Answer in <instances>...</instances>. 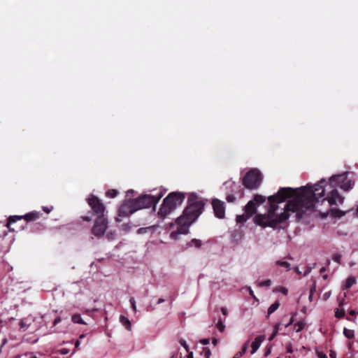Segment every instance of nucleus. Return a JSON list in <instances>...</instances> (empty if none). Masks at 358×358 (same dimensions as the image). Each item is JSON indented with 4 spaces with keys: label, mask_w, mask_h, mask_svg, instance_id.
<instances>
[{
    "label": "nucleus",
    "mask_w": 358,
    "mask_h": 358,
    "mask_svg": "<svg viewBox=\"0 0 358 358\" xmlns=\"http://www.w3.org/2000/svg\"><path fill=\"white\" fill-rule=\"evenodd\" d=\"M326 183V180L322 179L313 186L303 187L299 190L292 187H280L275 194L268 197V213L256 215L254 222L264 228L269 227L275 229L289 218V212H296L298 215H301L307 210L313 209L320 199L322 201L327 200L331 206L341 205L343 203L344 197L335 187L348 191L355 185L354 180L348 178V173L332 176L329 178V185L334 189L324 198Z\"/></svg>",
    "instance_id": "1"
},
{
    "label": "nucleus",
    "mask_w": 358,
    "mask_h": 358,
    "mask_svg": "<svg viewBox=\"0 0 358 358\" xmlns=\"http://www.w3.org/2000/svg\"><path fill=\"white\" fill-rule=\"evenodd\" d=\"M205 205V201L199 199L196 194H190L188 196L187 205L180 217V221L185 220L192 224L202 213Z\"/></svg>",
    "instance_id": "2"
},
{
    "label": "nucleus",
    "mask_w": 358,
    "mask_h": 358,
    "mask_svg": "<svg viewBox=\"0 0 358 358\" xmlns=\"http://www.w3.org/2000/svg\"><path fill=\"white\" fill-rule=\"evenodd\" d=\"M185 199V194L180 192L169 193L163 200L157 212L159 218L164 220L178 206H180Z\"/></svg>",
    "instance_id": "3"
},
{
    "label": "nucleus",
    "mask_w": 358,
    "mask_h": 358,
    "mask_svg": "<svg viewBox=\"0 0 358 358\" xmlns=\"http://www.w3.org/2000/svg\"><path fill=\"white\" fill-rule=\"evenodd\" d=\"M164 195L163 192H159L156 195L141 194L136 199H132L137 210L152 208L155 210L156 205Z\"/></svg>",
    "instance_id": "4"
},
{
    "label": "nucleus",
    "mask_w": 358,
    "mask_h": 358,
    "mask_svg": "<svg viewBox=\"0 0 358 358\" xmlns=\"http://www.w3.org/2000/svg\"><path fill=\"white\" fill-rule=\"evenodd\" d=\"M262 180V176L260 171L253 169L246 173L242 179V183L246 189L252 190L257 189L260 186Z\"/></svg>",
    "instance_id": "5"
},
{
    "label": "nucleus",
    "mask_w": 358,
    "mask_h": 358,
    "mask_svg": "<svg viewBox=\"0 0 358 358\" xmlns=\"http://www.w3.org/2000/svg\"><path fill=\"white\" fill-rule=\"evenodd\" d=\"M42 213L38 211H31L25 214L24 215H11L7 220L6 227L9 229L10 231H15L17 230H21L23 229V227H19L15 229L14 227H11V225L15 223L18 220H21L24 219L26 222H34L38 220L41 216Z\"/></svg>",
    "instance_id": "6"
},
{
    "label": "nucleus",
    "mask_w": 358,
    "mask_h": 358,
    "mask_svg": "<svg viewBox=\"0 0 358 358\" xmlns=\"http://www.w3.org/2000/svg\"><path fill=\"white\" fill-rule=\"evenodd\" d=\"M87 201L96 217L106 216V208L103 201L96 196L92 194L87 198Z\"/></svg>",
    "instance_id": "7"
},
{
    "label": "nucleus",
    "mask_w": 358,
    "mask_h": 358,
    "mask_svg": "<svg viewBox=\"0 0 358 358\" xmlns=\"http://www.w3.org/2000/svg\"><path fill=\"white\" fill-rule=\"evenodd\" d=\"M108 220L106 216L96 217L94 225L91 229L92 234L98 238H101L108 229Z\"/></svg>",
    "instance_id": "8"
},
{
    "label": "nucleus",
    "mask_w": 358,
    "mask_h": 358,
    "mask_svg": "<svg viewBox=\"0 0 358 358\" xmlns=\"http://www.w3.org/2000/svg\"><path fill=\"white\" fill-rule=\"evenodd\" d=\"M136 211L137 210L133 199H126L119 208L117 217H115V221L117 222H120L122 221L120 219L121 217H129Z\"/></svg>",
    "instance_id": "9"
},
{
    "label": "nucleus",
    "mask_w": 358,
    "mask_h": 358,
    "mask_svg": "<svg viewBox=\"0 0 358 358\" xmlns=\"http://www.w3.org/2000/svg\"><path fill=\"white\" fill-rule=\"evenodd\" d=\"M176 223L178 225L177 229L171 233V238L175 240L178 239L180 234H187L189 231V227L192 224L185 220L180 221V217L176 220Z\"/></svg>",
    "instance_id": "10"
},
{
    "label": "nucleus",
    "mask_w": 358,
    "mask_h": 358,
    "mask_svg": "<svg viewBox=\"0 0 358 358\" xmlns=\"http://www.w3.org/2000/svg\"><path fill=\"white\" fill-rule=\"evenodd\" d=\"M211 204L215 217L219 219H223L225 216L224 202L218 199H213Z\"/></svg>",
    "instance_id": "11"
},
{
    "label": "nucleus",
    "mask_w": 358,
    "mask_h": 358,
    "mask_svg": "<svg viewBox=\"0 0 358 358\" xmlns=\"http://www.w3.org/2000/svg\"><path fill=\"white\" fill-rule=\"evenodd\" d=\"M257 210V206L254 201H249L245 206V212L250 217L253 215Z\"/></svg>",
    "instance_id": "12"
},
{
    "label": "nucleus",
    "mask_w": 358,
    "mask_h": 358,
    "mask_svg": "<svg viewBox=\"0 0 358 358\" xmlns=\"http://www.w3.org/2000/svg\"><path fill=\"white\" fill-rule=\"evenodd\" d=\"M264 336H258L251 344V354H254L260 347L262 343L264 340Z\"/></svg>",
    "instance_id": "13"
},
{
    "label": "nucleus",
    "mask_w": 358,
    "mask_h": 358,
    "mask_svg": "<svg viewBox=\"0 0 358 358\" xmlns=\"http://www.w3.org/2000/svg\"><path fill=\"white\" fill-rule=\"evenodd\" d=\"M120 321L122 324V325H124L125 327V328L127 330H131V322H130V320L127 317H125L124 315H120Z\"/></svg>",
    "instance_id": "14"
},
{
    "label": "nucleus",
    "mask_w": 358,
    "mask_h": 358,
    "mask_svg": "<svg viewBox=\"0 0 358 358\" xmlns=\"http://www.w3.org/2000/svg\"><path fill=\"white\" fill-rule=\"evenodd\" d=\"M71 321L75 324H87L81 317L78 313L73 314L71 316Z\"/></svg>",
    "instance_id": "15"
},
{
    "label": "nucleus",
    "mask_w": 358,
    "mask_h": 358,
    "mask_svg": "<svg viewBox=\"0 0 358 358\" xmlns=\"http://www.w3.org/2000/svg\"><path fill=\"white\" fill-rule=\"evenodd\" d=\"M252 201H254V202L256 203V206H257L264 203L266 201V197L260 194H255Z\"/></svg>",
    "instance_id": "16"
},
{
    "label": "nucleus",
    "mask_w": 358,
    "mask_h": 358,
    "mask_svg": "<svg viewBox=\"0 0 358 358\" xmlns=\"http://www.w3.org/2000/svg\"><path fill=\"white\" fill-rule=\"evenodd\" d=\"M187 245L189 247L194 246L196 248H199L201 247L202 243L199 239L193 238L187 243Z\"/></svg>",
    "instance_id": "17"
},
{
    "label": "nucleus",
    "mask_w": 358,
    "mask_h": 358,
    "mask_svg": "<svg viewBox=\"0 0 358 358\" xmlns=\"http://www.w3.org/2000/svg\"><path fill=\"white\" fill-rule=\"evenodd\" d=\"M250 217V216L248 215L246 213L245 214H243V215H237V217H236V222H237V223H239V224H244L248 220V218Z\"/></svg>",
    "instance_id": "18"
},
{
    "label": "nucleus",
    "mask_w": 358,
    "mask_h": 358,
    "mask_svg": "<svg viewBox=\"0 0 358 358\" xmlns=\"http://www.w3.org/2000/svg\"><path fill=\"white\" fill-rule=\"evenodd\" d=\"M343 335L348 339H352L355 336V332L352 329H349L347 328L343 329Z\"/></svg>",
    "instance_id": "19"
},
{
    "label": "nucleus",
    "mask_w": 358,
    "mask_h": 358,
    "mask_svg": "<svg viewBox=\"0 0 358 358\" xmlns=\"http://www.w3.org/2000/svg\"><path fill=\"white\" fill-rule=\"evenodd\" d=\"M355 282L356 280L354 277H348L345 281V289L350 288Z\"/></svg>",
    "instance_id": "20"
},
{
    "label": "nucleus",
    "mask_w": 358,
    "mask_h": 358,
    "mask_svg": "<svg viewBox=\"0 0 358 358\" xmlns=\"http://www.w3.org/2000/svg\"><path fill=\"white\" fill-rule=\"evenodd\" d=\"M280 306V303L278 301H275L273 304L270 306V307L268 309V315L272 314L273 312H275Z\"/></svg>",
    "instance_id": "21"
},
{
    "label": "nucleus",
    "mask_w": 358,
    "mask_h": 358,
    "mask_svg": "<svg viewBox=\"0 0 358 358\" xmlns=\"http://www.w3.org/2000/svg\"><path fill=\"white\" fill-rule=\"evenodd\" d=\"M275 264L286 268L287 271L290 270V264L288 263L287 262L278 260V261H276Z\"/></svg>",
    "instance_id": "22"
},
{
    "label": "nucleus",
    "mask_w": 358,
    "mask_h": 358,
    "mask_svg": "<svg viewBox=\"0 0 358 358\" xmlns=\"http://www.w3.org/2000/svg\"><path fill=\"white\" fill-rule=\"evenodd\" d=\"M201 355H203L205 358H210L211 352L208 348L203 347L201 352Z\"/></svg>",
    "instance_id": "23"
},
{
    "label": "nucleus",
    "mask_w": 358,
    "mask_h": 358,
    "mask_svg": "<svg viewBox=\"0 0 358 358\" xmlns=\"http://www.w3.org/2000/svg\"><path fill=\"white\" fill-rule=\"evenodd\" d=\"M118 194V192L116 189H109L106 192V196L109 198H115Z\"/></svg>",
    "instance_id": "24"
},
{
    "label": "nucleus",
    "mask_w": 358,
    "mask_h": 358,
    "mask_svg": "<svg viewBox=\"0 0 358 358\" xmlns=\"http://www.w3.org/2000/svg\"><path fill=\"white\" fill-rule=\"evenodd\" d=\"M305 327V322L303 321H299L294 324V327L296 329V332L301 331Z\"/></svg>",
    "instance_id": "25"
},
{
    "label": "nucleus",
    "mask_w": 358,
    "mask_h": 358,
    "mask_svg": "<svg viewBox=\"0 0 358 358\" xmlns=\"http://www.w3.org/2000/svg\"><path fill=\"white\" fill-rule=\"evenodd\" d=\"M345 315V310L343 309L336 308L335 310V317L337 318H342Z\"/></svg>",
    "instance_id": "26"
},
{
    "label": "nucleus",
    "mask_w": 358,
    "mask_h": 358,
    "mask_svg": "<svg viewBox=\"0 0 358 358\" xmlns=\"http://www.w3.org/2000/svg\"><path fill=\"white\" fill-rule=\"evenodd\" d=\"M22 357L38 358L36 356L33 355V354L30 353V352H26L24 354L17 355V358H22Z\"/></svg>",
    "instance_id": "27"
},
{
    "label": "nucleus",
    "mask_w": 358,
    "mask_h": 358,
    "mask_svg": "<svg viewBox=\"0 0 358 358\" xmlns=\"http://www.w3.org/2000/svg\"><path fill=\"white\" fill-rule=\"evenodd\" d=\"M279 326H280V324H277L275 326L273 332V334H271V336L269 338L270 341L273 340L275 338V336L277 335L278 329H279Z\"/></svg>",
    "instance_id": "28"
},
{
    "label": "nucleus",
    "mask_w": 358,
    "mask_h": 358,
    "mask_svg": "<svg viewBox=\"0 0 358 358\" xmlns=\"http://www.w3.org/2000/svg\"><path fill=\"white\" fill-rule=\"evenodd\" d=\"M271 285V280H263V281H261L259 283V287H268Z\"/></svg>",
    "instance_id": "29"
},
{
    "label": "nucleus",
    "mask_w": 358,
    "mask_h": 358,
    "mask_svg": "<svg viewBox=\"0 0 358 358\" xmlns=\"http://www.w3.org/2000/svg\"><path fill=\"white\" fill-rule=\"evenodd\" d=\"M217 328L218 330L221 332H222L224 330L225 326L223 324V322L220 320L217 324H216Z\"/></svg>",
    "instance_id": "30"
},
{
    "label": "nucleus",
    "mask_w": 358,
    "mask_h": 358,
    "mask_svg": "<svg viewBox=\"0 0 358 358\" xmlns=\"http://www.w3.org/2000/svg\"><path fill=\"white\" fill-rule=\"evenodd\" d=\"M333 260L338 264H341V255L338 253L334 254L332 257Z\"/></svg>",
    "instance_id": "31"
},
{
    "label": "nucleus",
    "mask_w": 358,
    "mask_h": 358,
    "mask_svg": "<svg viewBox=\"0 0 358 358\" xmlns=\"http://www.w3.org/2000/svg\"><path fill=\"white\" fill-rule=\"evenodd\" d=\"M248 345H249V341H247L243 345L241 351L239 352L241 354L242 356L246 352V351H247V350L248 348Z\"/></svg>",
    "instance_id": "32"
},
{
    "label": "nucleus",
    "mask_w": 358,
    "mask_h": 358,
    "mask_svg": "<svg viewBox=\"0 0 358 358\" xmlns=\"http://www.w3.org/2000/svg\"><path fill=\"white\" fill-rule=\"evenodd\" d=\"M129 302L131 303L133 310L136 313L137 311V308H136V301H135L133 297L129 299Z\"/></svg>",
    "instance_id": "33"
},
{
    "label": "nucleus",
    "mask_w": 358,
    "mask_h": 358,
    "mask_svg": "<svg viewBox=\"0 0 358 358\" xmlns=\"http://www.w3.org/2000/svg\"><path fill=\"white\" fill-rule=\"evenodd\" d=\"M180 343L185 349V350L187 352H189V346H188V345L187 344V343H186V341L185 340L181 339L180 341Z\"/></svg>",
    "instance_id": "34"
},
{
    "label": "nucleus",
    "mask_w": 358,
    "mask_h": 358,
    "mask_svg": "<svg viewBox=\"0 0 358 358\" xmlns=\"http://www.w3.org/2000/svg\"><path fill=\"white\" fill-rule=\"evenodd\" d=\"M333 213L335 216H338V217H341L344 215V213L342 211H341L340 210H338V209H335L333 211Z\"/></svg>",
    "instance_id": "35"
},
{
    "label": "nucleus",
    "mask_w": 358,
    "mask_h": 358,
    "mask_svg": "<svg viewBox=\"0 0 358 358\" xmlns=\"http://www.w3.org/2000/svg\"><path fill=\"white\" fill-rule=\"evenodd\" d=\"M226 199L228 202H234L236 200V197L232 194H229L227 196Z\"/></svg>",
    "instance_id": "36"
},
{
    "label": "nucleus",
    "mask_w": 358,
    "mask_h": 358,
    "mask_svg": "<svg viewBox=\"0 0 358 358\" xmlns=\"http://www.w3.org/2000/svg\"><path fill=\"white\" fill-rule=\"evenodd\" d=\"M318 358H327V355L322 352H317Z\"/></svg>",
    "instance_id": "37"
},
{
    "label": "nucleus",
    "mask_w": 358,
    "mask_h": 358,
    "mask_svg": "<svg viewBox=\"0 0 358 358\" xmlns=\"http://www.w3.org/2000/svg\"><path fill=\"white\" fill-rule=\"evenodd\" d=\"M81 219L83 221H85V222H90V221H92V217H90V216H82Z\"/></svg>",
    "instance_id": "38"
},
{
    "label": "nucleus",
    "mask_w": 358,
    "mask_h": 358,
    "mask_svg": "<svg viewBox=\"0 0 358 358\" xmlns=\"http://www.w3.org/2000/svg\"><path fill=\"white\" fill-rule=\"evenodd\" d=\"M279 290H280V291L283 294H285V295H287V294L288 291H287V288L283 287H280L279 288Z\"/></svg>",
    "instance_id": "39"
},
{
    "label": "nucleus",
    "mask_w": 358,
    "mask_h": 358,
    "mask_svg": "<svg viewBox=\"0 0 358 358\" xmlns=\"http://www.w3.org/2000/svg\"><path fill=\"white\" fill-rule=\"evenodd\" d=\"M43 210L46 213H49L50 212L52 211V207H43Z\"/></svg>",
    "instance_id": "40"
},
{
    "label": "nucleus",
    "mask_w": 358,
    "mask_h": 358,
    "mask_svg": "<svg viewBox=\"0 0 358 358\" xmlns=\"http://www.w3.org/2000/svg\"><path fill=\"white\" fill-rule=\"evenodd\" d=\"M61 322V318L60 317H57L54 322H53V325L54 326H56L57 324H59V322Z\"/></svg>",
    "instance_id": "41"
},
{
    "label": "nucleus",
    "mask_w": 358,
    "mask_h": 358,
    "mask_svg": "<svg viewBox=\"0 0 358 358\" xmlns=\"http://www.w3.org/2000/svg\"><path fill=\"white\" fill-rule=\"evenodd\" d=\"M201 343H202L203 345H208L209 343V339L208 338H203L202 340H201L200 341Z\"/></svg>",
    "instance_id": "42"
},
{
    "label": "nucleus",
    "mask_w": 358,
    "mask_h": 358,
    "mask_svg": "<svg viewBox=\"0 0 358 358\" xmlns=\"http://www.w3.org/2000/svg\"><path fill=\"white\" fill-rule=\"evenodd\" d=\"M293 322H294V316H292V317L290 318V320H289V322L285 325V327H289V325H291Z\"/></svg>",
    "instance_id": "43"
},
{
    "label": "nucleus",
    "mask_w": 358,
    "mask_h": 358,
    "mask_svg": "<svg viewBox=\"0 0 358 358\" xmlns=\"http://www.w3.org/2000/svg\"><path fill=\"white\" fill-rule=\"evenodd\" d=\"M329 356L331 358H336V352L334 351H331Z\"/></svg>",
    "instance_id": "44"
},
{
    "label": "nucleus",
    "mask_w": 358,
    "mask_h": 358,
    "mask_svg": "<svg viewBox=\"0 0 358 358\" xmlns=\"http://www.w3.org/2000/svg\"><path fill=\"white\" fill-rule=\"evenodd\" d=\"M80 344V341H79V340H77V341H76V343H75V348H76V349H78V347H79Z\"/></svg>",
    "instance_id": "45"
},
{
    "label": "nucleus",
    "mask_w": 358,
    "mask_h": 358,
    "mask_svg": "<svg viewBox=\"0 0 358 358\" xmlns=\"http://www.w3.org/2000/svg\"><path fill=\"white\" fill-rule=\"evenodd\" d=\"M241 357H242L241 354L238 352H237L236 354L234 355V356L233 357V358H240Z\"/></svg>",
    "instance_id": "46"
},
{
    "label": "nucleus",
    "mask_w": 358,
    "mask_h": 358,
    "mask_svg": "<svg viewBox=\"0 0 358 358\" xmlns=\"http://www.w3.org/2000/svg\"><path fill=\"white\" fill-rule=\"evenodd\" d=\"M134 193V191L133 189L128 190L127 192V196H129L130 194H133Z\"/></svg>",
    "instance_id": "47"
},
{
    "label": "nucleus",
    "mask_w": 358,
    "mask_h": 358,
    "mask_svg": "<svg viewBox=\"0 0 358 358\" xmlns=\"http://www.w3.org/2000/svg\"><path fill=\"white\" fill-rule=\"evenodd\" d=\"M187 357V358H194L193 352H189Z\"/></svg>",
    "instance_id": "48"
},
{
    "label": "nucleus",
    "mask_w": 358,
    "mask_h": 358,
    "mask_svg": "<svg viewBox=\"0 0 358 358\" xmlns=\"http://www.w3.org/2000/svg\"><path fill=\"white\" fill-rule=\"evenodd\" d=\"M6 343H7V339L6 338H3V341H2V343L1 345V348L3 347Z\"/></svg>",
    "instance_id": "49"
},
{
    "label": "nucleus",
    "mask_w": 358,
    "mask_h": 358,
    "mask_svg": "<svg viewBox=\"0 0 358 358\" xmlns=\"http://www.w3.org/2000/svg\"><path fill=\"white\" fill-rule=\"evenodd\" d=\"M164 301H165V300H164V299H158V301H157V304H160V303H162L164 302Z\"/></svg>",
    "instance_id": "50"
},
{
    "label": "nucleus",
    "mask_w": 358,
    "mask_h": 358,
    "mask_svg": "<svg viewBox=\"0 0 358 358\" xmlns=\"http://www.w3.org/2000/svg\"><path fill=\"white\" fill-rule=\"evenodd\" d=\"M287 352L288 353H292V347H291V346H289V347H288V348H287Z\"/></svg>",
    "instance_id": "51"
},
{
    "label": "nucleus",
    "mask_w": 358,
    "mask_h": 358,
    "mask_svg": "<svg viewBox=\"0 0 358 358\" xmlns=\"http://www.w3.org/2000/svg\"><path fill=\"white\" fill-rule=\"evenodd\" d=\"M350 314L351 315H355L357 314V313H356V311H355V310H350Z\"/></svg>",
    "instance_id": "52"
},
{
    "label": "nucleus",
    "mask_w": 358,
    "mask_h": 358,
    "mask_svg": "<svg viewBox=\"0 0 358 358\" xmlns=\"http://www.w3.org/2000/svg\"><path fill=\"white\" fill-rule=\"evenodd\" d=\"M222 313L224 315H227V311L226 308H222Z\"/></svg>",
    "instance_id": "53"
},
{
    "label": "nucleus",
    "mask_w": 358,
    "mask_h": 358,
    "mask_svg": "<svg viewBox=\"0 0 358 358\" xmlns=\"http://www.w3.org/2000/svg\"><path fill=\"white\" fill-rule=\"evenodd\" d=\"M217 340L216 338H213V344L214 345H217Z\"/></svg>",
    "instance_id": "54"
},
{
    "label": "nucleus",
    "mask_w": 358,
    "mask_h": 358,
    "mask_svg": "<svg viewBox=\"0 0 358 358\" xmlns=\"http://www.w3.org/2000/svg\"><path fill=\"white\" fill-rule=\"evenodd\" d=\"M324 271H326V268L325 267H322L320 268V272L322 273H324Z\"/></svg>",
    "instance_id": "55"
},
{
    "label": "nucleus",
    "mask_w": 358,
    "mask_h": 358,
    "mask_svg": "<svg viewBox=\"0 0 358 358\" xmlns=\"http://www.w3.org/2000/svg\"><path fill=\"white\" fill-rule=\"evenodd\" d=\"M85 337V334H83L80 335L79 338L83 339Z\"/></svg>",
    "instance_id": "56"
},
{
    "label": "nucleus",
    "mask_w": 358,
    "mask_h": 358,
    "mask_svg": "<svg viewBox=\"0 0 358 358\" xmlns=\"http://www.w3.org/2000/svg\"><path fill=\"white\" fill-rule=\"evenodd\" d=\"M62 354L65 355L68 352V350H66V349H63L62 351Z\"/></svg>",
    "instance_id": "57"
},
{
    "label": "nucleus",
    "mask_w": 358,
    "mask_h": 358,
    "mask_svg": "<svg viewBox=\"0 0 358 358\" xmlns=\"http://www.w3.org/2000/svg\"><path fill=\"white\" fill-rule=\"evenodd\" d=\"M250 294L251 296H252L253 297H255V296H254V293H253V291H252V289H250Z\"/></svg>",
    "instance_id": "58"
},
{
    "label": "nucleus",
    "mask_w": 358,
    "mask_h": 358,
    "mask_svg": "<svg viewBox=\"0 0 358 358\" xmlns=\"http://www.w3.org/2000/svg\"><path fill=\"white\" fill-rule=\"evenodd\" d=\"M20 325H21V327H22L24 326L23 322H21V323H20Z\"/></svg>",
    "instance_id": "59"
},
{
    "label": "nucleus",
    "mask_w": 358,
    "mask_h": 358,
    "mask_svg": "<svg viewBox=\"0 0 358 358\" xmlns=\"http://www.w3.org/2000/svg\"><path fill=\"white\" fill-rule=\"evenodd\" d=\"M142 230H143V228L139 229H138V232H140V231H142Z\"/></svg>",
    "instance_id": "60"
},
{
    "label": "nucleus",
    "mask_w": 358,
    "mask_h": 358,
    "mask_svg": "<svg viewBox=\"0 0 358 358\" xmlns=\"http://www.w3.org/2000/svg\"><path fill=\"white\" fill-rule=\"evenodd\" d=\"M327 264H330V261L329 260H327Z\"/></svg>",
    "instance_id": "61"
},
{
    "label": "nucleus",
    "mask_w": 358,
    "mask_h": 358,
    "mask_svg": "<svg viewBox=\"0 0 358 358\" xmlns=\"http://www.w3.org/2000/svg\"><path fill=\"white\" fill-rule=\"evenodd\" d=\"M357 211H358V207H357Z\"/></svg>",
    "instance_id": "62"
},
{
    "label": "nucleus",
    "mask_w": 358,
    "mask_h": 358,
    "mask_svg": "<svg viewBox=\"0 0 358 358\" xmlns=\"http://www.w3.org/2000/svg\"><path fill=\"white\" fill-rule=\"evenodd\" d=\"M357 313H358V312H357Z\"/></svg>",
    "instance_id": "63"
}]
</instances>
